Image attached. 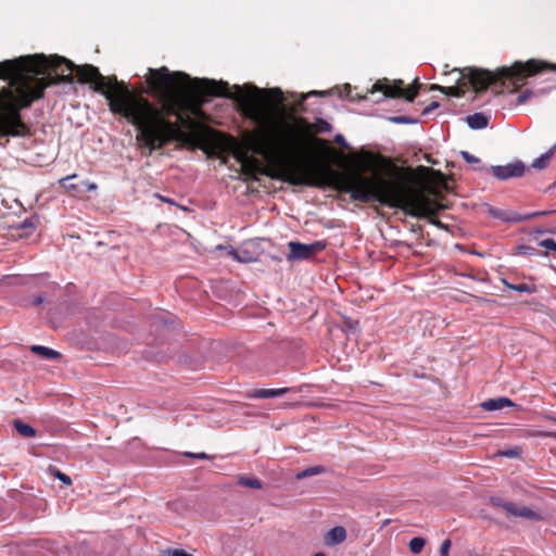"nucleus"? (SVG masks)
<instances>
[{
    "mask_svg": "<svg viewBox=\"0 0 556 556\" xmlns=\"http://www.w3.org/2000/svg\"><path fill=\"white\" fill-rule=\"evenodd\" d=\"M391 180L402 185L400 190L394 191L403 201L401 206H390L400 208L405 214L424 218L427 217L432 225L443 228V224L437 218V212L441 207L435 201L425 194L422 190L415 187L413 182L405 177L391 178Z\"/></svg>",
    "mask_w": 556,
    "mask_h": 556,
    "instance_id": "nucleus-7",
    "label": "nucleus"
},
{
    "mask_svg": "<svg viewBox=\"0 0 556 556\" xmlns=\"http://www.w3.org/2000/svg\"><path fill=\"white\" fill-rule=\"evenodd\" d=\"M298 131L303 138V147L289 161V169L285 177L287 184L315 188L331 186L338 191L349 193L352 200L363 203L378 202L384 206L403 204L394 192L400 190L402 185L378 175L365 176L364 169L339 173L329 162L312 157V152L316 148L327 155L336 154L337 151L329 141L315 137L311 126L298 128Z\"/></svg>",
    "mask_w": 556,
    "mask_h": 556,
    "instance_id": "nucleus-4",
    "label": "nucleus"
},
{
    "mask_svg": "<svg viewBox=\"0 0 556 556\" xmlns=\"http://www.w3.org/2000/svg\"><path fill=\"white\" fill-rule=\"evenodd\" d=\"M546 70L556 71V65L529 60L526 63L515 62L509 67H498L494 72L478 67H464L457 70L460 74L457 85L444 87L442 92L448 97H463L470 86L476 93L484 92L489 87L493 88L495 94H502L505 91L513 93L525 85L528 77Z\"/></svg>",
    "mask_w": 556,
    "mask_h": 556,
    "instance_id": "nucleus-5",
    "label": "nucleus"
},
{
    "mask_svg": "<svg viewBox=\"0 0 556 556\" xmlns=\"http://www.w3.org/2000/svg\"><path fill=\"white\" fill-rule=\"evenodd\" d=\"M426 545L424 538L416 536L409 541V549L413 554H419Z\"/></svg>",
    "mask_w": 556,
    "mask_h": 556,
    "instance_id": "nucleus-25",
    "label": "nucleus"
},
{
    "mask_svg": "<svg viewBox=\"0 0 556 556\" xmlns=\"http://www.w3.org/2000/svg\"><path fill=\"white\" fill-rule=\"evenodd\" d=\"M389 121L395 124H414L417 122L416 119L406 115L392 116L389 118Z\"/></svg>",
    "mask_w": 556,
    "mask_h": 556,
    "instance_id": "nucleus-30",
    "label": "nucleus"
},
{
    "mask_svg": "<svg viewBox=\"0 0 556 556\" xmlns=\"http://www.w3.org/2000/svg\"><path fill=\"white\" fill-rule=\"evenodd\" d=\"M422 84L416 77L413 84L405 87L402 79L390 80L388 78L378 79L374 85L371 92L380 91L386 98H402L408 102H413L419 92Z\"/></svg>",
    "mask_w": 556,
    "mask_h": 556,
    "instance_id": "nucleus-8",
    "label": "nucleus"
},
{
    "mask_svg": "<svg viewBox=\"0 0 556 556\" xmlns=\"http://www.w3.org/2000/svg\"><path fill=\"white\" fill-rule=\"evenodd\" d=\"M232 255L239 262H245L247 261L245 258L241 257L237 251H232Z\"/></svg>",
    "mask_w": 556,
    "mask_h": 556,
    "instance_id": "nucleus-43",
    "label": "nucleus"
},
{
    "mask_svg": "<svg viewBox=\"0 0 556 556\" xmlns=\"http://www.w3.org/2000/svg\"><path fill=\"white\" fill-rule=\"evenodd\" d=\"M451 546H452L451 540L450 539L444 540L440 546V556H448Z\"/></svg>",
    "mask_w": 556,
    "mask_h": 556,
    "instance_id": "nucleus-32",
    "label": "nucleus"
},
{
    "mask_svg": "<svg viewBox=\"0 0 556 556\" xmlns=\"http://www.w3.org/2000/svg\"><path fill=\"white\" fill-rule=\"evenodd\" d=\"M317 94L321 96V94H324V92H321V91H311L307 94L302 96V101H304L309 96H317Z\"/></svg>",
    "mask_w": 556,
    "mask_h": 556,
    "instance_id": "nucleus-41",
    "label": "nucleus"
},
{
    "mask_svg": "<svg viewBox=\"0 0 556 556\" xmlns=\"http://www.w3.org/2000/svg\"><path fill=\"white\" fill-rule=\"evenodd\" d=\"M460 155H462V157H463L467 163H470V164H478V163H480V160H479L477 156H475V155L470 154L468 151H462V152H460Z\"/></svg>",
    "mask_w": 556,
    "mask_h": 556,
    "instance_id": "nucleus-33",
    "label": "nucleus"
},
{
    "mask_svg": "<svg viewBox=\"0 0 556 556\" xmlns=\"http://www.w3.org/2000/svg\"><path fill=\"white\" fill-rule=\"evenodd\" d=\"M553 420L556 422V418H553Z\"/></svg>",
    "mask_w": 556,
    "mask_h": 556,
    "instance_id": "nucleus-48",
    "label": "nucleus"
},
{
    "mask_svg": "<svg viewBox=\"0 0 556 556\" xmlns=\"http://www.w3.org/2000/svg\"><path fill=\"white\" fill-rule=\"evenodd\" d=\"M245 88L251 89L252 91H254L256 93L261 92V90L257 87L252 86V85H245Z\"/></svg>",
    "mask_w": 556,
    "mask_h": 556,
    "instance_id": "nucleus-45",
    "label": "nucleus"
},
{
    "mask_svg": "<svg viewBox=\"0 0 556 556\" xmlns=\"http://www.w3.org/2000/svg\"><path fill=\"white\" fill-rule=\"evenodd\" d=\"M74 71L80 84H90L94 92L104 96L114 115L124 119L135 117L134 111L130 110L132 105L138 109L149 105L142 93L118 80L116 76H103L99 68L91 64L75 65L63 56L45 54L24 55L0 62V78L10 80L12 89H17L20 84L23 85L22 97H33L40 88V96L34 101L42 98L45 90L52 84L73 83Z\"/></svg>",
    "mask_w": 556,
    "mask_h": 556,
    "instance_id": "nucleus-3",
    "label": "nucleus"
},
{
    "mask_svg": "<svg viewBox=\"0 0 556 556\" xmlns=\"http://www.w3.org/2000/svg\"><path fill=\"white\" fill-rule=\"evenodd\" d=\"M555 148H556V146L552 147L545 153H543L541 156L533 160V162L531 163V168H534V169L546 168L549 165L551 160L554 155Z\"/></svg>",
    "mask_w": 556,
    "mask_h": 556,
    "instance_id": "nucleus-19",
    "label": "nucleus"
},
{
    "mask_svg": "<svg viewBox=\"0 0 556 556\" xmlns=\"http://www.w3.org/2000/svg\"><path fill=\"white\" fill-rule=\"evenodd\" d=\"M489 119L482 113H475L467 117V124L472 129H482L488 126Z\"/></svg>",
    "mask_w": 556,
    "mask_h": 556,
    "instance_id": "nucleus-21",
    "label": "nucleus"
},
{
    "mask_svg": "<svg viewBox=\"0 0 556 556\" xmlns=\"http://www.w3.org/2000/svg\"><path fill=\"white\" fill-rule=\"evenodd\" d=\"M241 110L258 125L255 130L245 134L242 143L231 135L206 127L203 136L205 144L218 156L232 153L247 175L261 174L286 182L289 161L303 147L298 128L283 121L267 124V115L258 99L252 96L242 103Z\"/></svg>",
    "mask_w": 556,
    "mask_h": 556,
    "instance_id": "nucleus-2",
    "label": "nucleus"
},
{
    "mask_svg": "<svg viewBox=\"0 0 556 556\" xmlns=\"http://www.w3.org/2000/svg\"><path fill=\"white\" fill-rule=\"evenodd\" d=\"M346 539V530L341 527H334L330 529L326 536H325V543L327 545H336L342 543Z\"/></svg>",
    "mask_w": 556,
    "mask_h": 556,
    "instance_id": "nucleus-16",
    "label": "nucleus"
},
{
    "mask_svg": "<svg viewBox=\"0 0 556 556\" xmlns=\"http://www.w3.org/2000/svg\"><path fill=\"white\" fill-rule=\"evenodd\" d=\"M168 556H193L192 554L187 553L184 549L175 548L167 551Z\"/></svg>",
    "mask_w": 556,
    "mask_h": 556,
    "instance_id": "nucleus-38",
    "label": "nucleus"
},
{
    "mask_svg": "<svg viewBox=\"0 0 556 556\" xmlns=\"http://www.w3.org/2000/svg\"><path fill=\"white\" fill-rule=\"evenodd\" d=\"M532 97V91L530 90H525L522 91L519 96H518V103L519 104H522L525 103L528 99H530Z\"/></svg>",
    "mask_w": 556,
    "mask_h": 556,
    "instance_id": "nucleus-39",
    "label": "nucleus"
},
{
    "mask_svg": "<svg viewBox=\"0 0 556 556\" xmlns=\"http://www.w3.org/2000/svg\"><path fill=\"white\" fill-rule=\"evenodd\" d=\"M540 245L545 248L548 251H556V242L554 239H544L540 242Z\"/></svg>",
    "mask_w": 556,
    "mask_h": 556,
    "instance_id": "nucleus-35",
    "label": "nucleus"
},
{
    "mask_svg": "<svg viewBox=\"0 0 556 556\" xmlns=\"http://www.w3.org/2000/svg\"><path fill=\"white\" fill-rule=\"evenodd\" d=\"M291 125L300 129H304L305 127L311 126V131L315 137L316 134L329 132L331 130V125L323 118H317L316 123L314 124H309L304 118H300L298 123Z\"/></svg>",
    "mask_w": 556,
    "mask_h": 556,
    "instance_id": "nucleus-13",
    "label": "nucleus"
},
{
    "mask_svg": "<svg viewBox=\"0 0 556 556\" xmlns=\"http://www.w3.org/2000/svg\"><path fill=\"white\" fill-rule=\"evenodd\" d=\"M0 90V134L5 136H25L28 127L22 121L20 111L31 105L40 96V88L33 97H22L23 85L12 89L11 81Z\"/></svg>",
    "mask_w": 556,
    "mask_h": 556,
    "instance_id": "nucleus-6",
    "label": "nucleus"
},
{
    "mask_svg": "<svg viewBox=\"0 0 556 556\" xmlns=\"http://www.w3.org/2000/svg\"><path fill=\"white\" fill-rule=\"evenodd\" d=\"M440 106V103L437 102V101H432L429 105H427L425 109H424V112L422 114L427 115V114H430L432 111H434L435 109H438Z\"/></svg>",
    "mask_w": 556,
    "mask_h": 556,
    "instance_id": "nucleus-40",
    "label": "nucleus"
},
{
    "mask_svg": "<svg viewBox=\"0 0 556 556\" xmlns=\"http://www.w3.org/2000/svg\"><path fill=\"white\" fill-rule=\"evenodd\" d=\"M313 556H325V554H324V553H316V554H315V555H313Z\"/></svg>",
    "mask_w": 556,
    "mask_h": 556,
    "instance_id": "nucleus-47",
    "label": "nucleus"
},
{
    "mask_svg": "<svg viewBox=\"0 0 556 556\" xmlns=\"http://www.w3.org/2000/svg\"><path fill=\"white\" fill-rule=\"evenodd\" d=\"M185 456L187 457H192V458H198V459H211L212 456L204 453V452H201V453H191V452H186L184 453Z\"/></svg>",
    "mask_w": 556,
    "mask_h": 556,
    "instance_id": "nucleus-37",
    "label": "nucleus"
},
{
    "mask_svg": "<svg viewBox=\"0 0 556 556\" xmlns=\"http://www.w3.org/2000/svg\"><path fill=\"white\" fill-rule=\"evenodd\" d=\"M552 212L553 211H539V212H533V213H529L526 215H521V217H525L523 220H528V219L536 218L540 216H546V215L551 214Z\"/></svg>",
    "mask_w": 556,
    "mask_h": 556,
    "instance_id": "nucleus-34",
    "label": "nucleus"
},
{
    "mask_svg": "<svg viewBox=\"0 0 556 556\" xmlns=\"http://www.w3.org/2000/svg\"><path fill=\"white\" fill-rule=\"evenodd\" d=\"M504 286L510 290H514V291H517V292H520V293H534L536 291V288L532 285H528V283H510L508 282L506 279H503L502 280Z\"/></svg>",
    "mask_w": 556,
    "mask_h": 556,
    "instance_id": "nucleus-23",
    "label": "nucleus"
},
{
    "mask_svg": "<svg viewBox=\"0 0 556 556\" xmlns=\"http://www.w3.org/2000/svg\"><path fill=\"white\" fill-rule=\"evenodd\" d=\"M494 506L503 508L508 515L514 517H520L527 520H541L542 517L539 513L534 511L530 507L519 505L514 502H504L498 498L492 500Z\"/></svg>",
    "mask_w": 556,
    "mask_h": 556,
    "instance_id": "nucleus-11",
    "label": "nucleus"
},
{
    "mask_svg": "<svg viewBox=\"0 0 556 556\" xmlns=\"http://www.w3.org/2000/svg\"><path fill=\"white\" fill-rule=\"evenodd\" d=\"M265 92L269 96L270 100L277 103H281L283 101V94L279 88L266 89Z\"/></svg>",
    "mask_w": 556,
    "mask_h": 556,
    "instance_id": "nucleus-28",
    "label": "nucleus"
},
{
    "mask_svg": "<svg viewBox=\"0 0 556 556\" xmlns=\"http://www.w3.org/2000/svg\"><path fill=\"white\" fill-rule=\"evenodd\" d=\"M520 255H535L536 249L530 245H519L517 248Z\"/></svg>",
    "mask_w": 556,
    "mask_h": 556,
    "instance_id": "nucleus-31",
    "label": "nucleus"
},
{
    "mask_svg": "<svg viewBox=\"0 0 556 556\" xmlns=\"http://www.w3.org/2000/svg\"><path fill=\"white\" fill-rule=\"evenodd\" d=\"M14 428L24 438H34L36 435V430L30 425L24 424L23 421L16 419L14 420Z\"/></svg>",
    "mask_w": 556,
    "mask_h": 556,
    "instance_id": "nucleus-22",
    "label": "nucleus"
},
{
    "mask_svg": "<svg viewBox=\"0 0 556 556\" xmlns=\"http://www.w3.org/2000/svg\"><path fill=\"white\" fill-rule=\"evenodd\" d=\"M327 247L325 241H315L309 244L290 241L288 243L289 254L287 255L288 261L309 260L316 254L324 251Z\"/></svg>",
    "mask_w": 556,
    "mask_h": 556,
    "instance_id": "nucleus-9",
    "label": "nucleus"
},
{
    "mask_svg": "<svg viewBox=\"0 0 556 556\" xmlns=\"http://www.w3.org/2000/svg\"><path fill=\"white\" fill-rule=\"evenodd\" d=\"M489 212L494 218L501 219L503 222L520 223V222H523V218H525V217H521V214L513 212V211L490 208Z\"/></svg>",
    "mask_w": 556,
    "mask_h": 556,
    "instance_id": "nucleus-14",
    "label": "nucleus"
},
{
    "mask_svg": "<svg viewBox=\"0 0 556 556\" xmlns=\"http://www.w3.org/2000/svg\"><path fill=\"white\" fill-rule=\"evenodd\" d=\"M49 471H50V473H51L54 478H56V479H59L60 481H62L65 485H71V484H72V479H71V477H70V476H67L66 473H64V472L60 471L58 468H55V467H52V466H51V467L49 468Z\"/></svg>",
    "mask_w": 556,
    "mask_h": 556,
    "instance_id": "nucleus-27",
    "label": "nucleus"
},
{
    "mask_svg": "<svg viewBox=\"0 0 556 556\" xmlns=\"http://www.w3.org/2000/svg\"><path fill=\"white\" fill-rule=\"evenodd\" d=\"M510 406H515V403L511 402L508 397L490 399L482 402L481 404V407L488 412L498 410Z\"/></svg>",
    "mask_w": 556,
    "mask_h": 556,
    "instance_id": "nucleus-15",
    "label": "nucleus"
},
{
    "mask_svg": "<svg viewBox=\"0 0 556 556\" xmlns=\"http://www.w3.org/2000/svg\"><path fill=\"white\" fill-rule=\"evenodd\" d=\"M334 141L339 144H344L345 141H344V137L342 135H337L336 138H334Z\"/></svg>",
    "mask_w": 556,
    "mask_h": 556,
    "instance_id": "nucleus-42",
    "label": "nucleus"
},
{
    "mask_svg": "<svg viewBox=\"0 0 556 556\" xmlns=\"http://www.w3.org/2000/svg\"><path fill=\"white\" fill-rule=\"evenodd\" d=\"M77 178V174H72L59 179V186L70 195L83 199L86 192L97 191L98 185L89 180H81L79 182H71Z\"/></svg>",
    "mask_w": 556,
    "mask_h": 556,
    "instance_id": "nucleus-10",
    "label": "nucleus"
},
{
    "mask_svg": "<svg viewBox=\"0 0 556 556\" xmlns=\"http://www.w3.org/2000/svg\"><path fill=\"white\" fill-rule=\"evenodd\" d=\"M41 303H42V298H40V296H38V298H36V299L34 300V304H35V305H39V304H41Z\"/></svg>",
    "mask_w": 556,
    "mask_h": 556,
    "instance_id": "nucleus-46",
    "label": "nucleus"
},
{
    "mask_svg": "<svg viewBox=\"0 0 556 556\" xmlns=\"http://www.w3.org/2000/svg\"><path fill=\"white\" fill-rule=\"evenodd\" d=\"M30 351L46 359H59L62 357L60 352L43 345H33L30 346Z\"/></svg>",
    "mask_w": 556,
    "mask_h": 556,
    "instance_id": "nucleus-18",
    "label": "nucleus"
},
{
    "mask_svg": "<svg viewBox=\"0 0 556 556\" xmlns=\"http://www.w3.org/2000/svg\"><path fill=\"white\" fill-rule=\"evenodd\" d=\"M526 437H542V438H556V432H549V431H540V430H527Z\"/></svg>",
    "mask_w": 556,
    "mask_h": 556,
    "instance_id": "nucleus-29",
    "label": "nucleus"
},
{
    "mask_svg": "<svg viewBox=\"0 0 556 556\" xmlns=\"http://www.w3.org/2000/svg\"><path fill=\"white\" fill-rule=\"evenodd\" d=\"M554 186H556V180H555V184H554Z\"/></svg>",
    "mask_w": 556,
    "mask_h": 556,
    "instance_id": "nucleus-49",
    "label": "nucleus"
},
{
    "mask_svg": "<svg viewBox=\"0 0 556 556\" xmlns=\"http://www.w3.org/2000/svg\"><path fill=\"white\" fill-rule=\"evenodd\" d=\"M291 389L289 388H279V389H257V390H254L251 394H250V397H254V399H270V397H276V396H280V395H283L286 394L287 392H289Z\"/></svg>",
    "mask_w": 556,
    "mask_h": 556,
    "instance_id": "nucleus-17",
    "label": "nucleus"
},
{
    "mask_svg": "<svg viewBox=\"0 0 556 556\" xmlns=\"http://www.w3.org/2000/svg\"><path fill=\"white\" fill-rule=\"evenodd\" d=\"M323 472H325V467L313 466V467L306 468V469L302 470L301 472L296 473V479H304L307 477L320 475Z\"/></svg>",
    "mask_w": 556,
    "mask_h": 556,
    "instance_id": "nucleus-24",
    "label": "nucleus"
},
{
    "mask_svg": "<svg viewBox=\"0 0 556 556\" xmlns=\"http://www.w3.org/2000/svg\"><path fill=\"white\" fill-rule=\"evenodd\" d=\"M522 454L521 446H514L511 448L498 451L497 455L508 457V458H518Z\"/></svg>",
    "mask_w": 556,
    "mask_h": 556,
    "instance_id": "nucleus-26",
    "label": "nucleus"
},
{
    "mask_svg": "<svg viewBox=\"0 0 556 556\" xmlns=\"http://www.w3.org/2000/svg\"><path fill=\"white\" fill-rule=\"evenodd\" d=\"M492 174L500 180L521 177L526 172V165L521 161H516L506 165L492 166Z\"/></svg>",
    "mask_w": 556,
    "mask_h": 556,
    "instance_id": "nucleus-12",
    "label": "nucleus"
},
{
    "mask_svg": "<svg viewBox=\"0 0 556 556\" xmlns=\"http://www.w3.org/2000/svg\"><path fill=\"white\" fill-rule=\"evenodd\" d=\"M442 88H444V87L440 86V85L432 84L429 89L430 90H439L442 92Z\"/></svg>",
    "mask_w": 556,
    "mask_h": 556,
    "instance_id": "nucleus-44",
    "label": "nucleus"
},
{
    "mask_svg": "<svg viewBox=\"0 0 556 556\" xmlns=\"http://www.w3.org/2000/svg\"><path fill=\"white\" fill-rule=\"evenodd\" d=\"M351 91H352L351 85L345 84L343 87V91H340V97L350 98L351 100L361 99V97L351 96ZM364 98L365 97H362V99H364Z\"/></svg>",
    "mask_w": 556,
    "mask_h": 556,
    "instance_id": "nucleus-36",
    "label": "nucleus"
},
{
    "mask_svg": "<svg viewBox=\"0 0 556 556\" xmlns=\"http://www.w3.org/2000/svg\"><path fill=\"white\" fill-rule=\"evenodd\" d=\"M144 81L148 87L146 92L156 97L159 102L143 96L149 105L139 109L132 105L130 110L135 117H127L126 121L137 130L138 143L150 153L170 142L186 140L184 128H192L194 121L182 113L184 109L197 113L211 97L232 99L242 109V103L250 98L242 94L238 85L235 86L236 93H231L227 81L192 78L185 72H170L166 66L148 68Z\"/></svg>",
    "mask_w": 556,
    "mask_h": 556,
    "instance_id": "nucleus-1",
    "label": "nucleus"
},
{
    "mask_svg": "<svg viewBox=\"0 0 556 556\" xmlns=\"http://www.w3.org/2000/svg\"><path fill=\"white\" fill-rule=\"evenodd\" d=\"M237 483L243 488L261 490L263 489V482L253 476L239 475L237 477Z\"/></svg>",
    "mask_w": 556,
    "mask_h": 556,
    "instance_id": "nucleus-20",
    "label": "nucleus"
}]
</instances>
